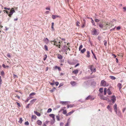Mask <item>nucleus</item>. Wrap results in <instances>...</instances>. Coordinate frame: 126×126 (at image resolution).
<instances>
[{
  "instance_id": "f257e3e1",
  "label": "nucleus",
  "mask_w": 126,
  "mask_h": 126,
  "mask_svg": "<svg viewBox=\"0 0 126 126\" xmlns=\"http://www.w3.org/2000/svg\"><path fill=\"white\" fill-rule=\"evenodd\" d=\"M112 24L110 23L107 22L101 21L99 23V27L103 30H105L107 29V28L110 26L112 27Z\"/></svg>"
},
{
  "instance_id": "f03ea898",
  "label": "nucleus",
  "mask_w": 126,
  "mask_h": 126,
  "mask_svg": "<svg viewBox=\"0 0 126 126\" xmlns=\"http://www.w3.org/2000/svg\"><path fill=\"white\" fill-rule=\"evenodd\" d=\"M101 86H107L109 85L108 83L106 81L104 80H102L100 83Z\"/></svg>"
},
{
  "instance_id": "7ed1b4c3",
  "label": "nucleus",
  "mask_w": 126,
  "mask_h": 126,
  "mask_svg": "<svg viewBox=\"0 0 126 126\" xmlns=\"http://www.w3.org/2000/svg\"><path fill=\"white\" fill-rule=\"evenodd\" d=\"M107 91V93L109 95H110L112 93L110 91V90L109 89H108L107 90V88H105L104 89V94L105 95L106 94Z\"/></svg>"
},
{
  "instance_id": "20e7f679",
  "label": "nucleus",
  "mask_w": 126,
  "mask_h": 126,
  "mask_svg": "<svg viewBox=\"0 0 126 126\" xmlns=\"http://www.w3.org/2000/svg\"><path fill=\"white\" fill-rule=\"evenodd\" d=\"M51 42L52 44H53L54 45H56V47H58L59 48H60V44H58V42L56 41L55 40H54V41H51Z\"/></svg>"
},
{
  "instance_id": "39448f33",
  "label": "nucleus",
  "mask_w": 126,
  "mask_h": 126,
  "mask_svg": "<svg viewBox=\"0 0 126 126\" xmlns=\"http://www.w3.org/2000/svg\"><path fill=\"white\" fill-rule=\"evenodd\" d=\"M49 116L50 117L52 118V120L51 121V123L53 124L55 122V115L54 114H51L49 115Z\"/></svg>"
},
{
  "instance_id": "423d86ee",
  "label": "nucleus",
  "mask_w": 126,
  "mask_h": 126,
  "mask_svg": "<svg viewBox=\"0 0 126 126\" xmlns=\"http://www.w3.org/2000/svg\"><path fill=\"white\" fill-rule=\"evenodd\" d=\"M88 68L90 69L91 71L94 72H96V69L95 68H94V66L93 65H89L88 67Z\"/></svg>"
},
{
  "instance_id": "0eeeda50",
  "label": "nucleus",
  "mask_w": 126,
  "mask_h": 126,
  "mask_svg": "<svg viewBox=\"0 0 126 126\" xmlns=\"http://www.w3.org/2000/svg\"><path fill=\"white\" fill-rule=\"evenodd\" d=\"M92 34L94 35H96L98 34L95 28H94L91 31Z\"/></svg>"
},
{
  "instance_id": "6e6552de",
  "label": "nucleus",
  "mask_w": 126,
  "mask_h": 126,
  "mask_svg": "<svg viewBox=\"0 0 126 126\" xmlns=\"http://www.w3.org/2000/svg\"><path fill=\"white\" fill-rule=\"evenodd\" d=\"M15 11L14 8H12L10 10V12L9 13L8 16L9 17H11V16L13 15V14L15 12Z\"/></svg>"
},
{
  "instance_id": "1a4fd4ad",
  "label": "nucleus",
  "mask_w": 126,
  "mask_h": 126,
  "mask_svg": "<svg viewBox=\"0 0 126 126\" xmlns=\"http://www.w3.org/2000/svg\"><path fill=\"white\" fill-rule=\"evenodd\" d=\"M69 47L70 46H67L65 45L63 47V49L65 51L68 50L70 51V49Z\"/></svg>"
},
{
  "instance_id": "9d476101",
  "label": "nucleus",
  "mask_w": 126,
  "mask_h": 126,
  "mask_svg": "<svg viewBox=\"0 0 126 126\" xmlns=\"http://www.w3.org/2000/svg\"><path fill=\"white\" fill-rule=\"evenodd\" d=\"M100 98L101 99H103L105 100H108L109 99L103 96H100Z\"/></svg>"
},
{
  "instance_id": "9b49d317",
  "label": "nucleus",
  "mask_w": 126,
  "mask_h": 126,
  "mask_svg": "<svg viewBox=\"0 0 126 126\" xmlns=\"http://www.w3.org/2000/svg\"><path fill=\"white\" fill-rule=\"evenodd\" d=\"M111 100L112 101V102L114 103L116 101V99L115 96H112L111 97Z\"/></svg>"
},
{
  "instance_id": "f8f14e48",
  "label": "nucleus",
  "mask_w": 126,
  "mask_h": 126,
  "mask_svg": "<svg viewBox=\"0 0 126 126\" xmlns=\"http://www.w3.org/2000/svg\"><path fill=\"white\" fill-rule=\"evenodd\" d=\"M90 52L88 51H87L86 52V57L88 58H89L90 56Z\"/></svg>"
},
{
  "instance_id": "ddd939ff",
  "label": "nucleus",
  "mask_w": 126,
  "mask_h": 126,
  "mask_svg": "<svg viewBox=\"0 0 126 126\" xmlns=\"http://www.w3.org/2000/svg\"><path fill=\"white\" fill-rule=\"evenodd\" d=\"M52 18L53 19H55L57 17H59V18H61V16H59L57 15H52Z\"/></svg>"
},
{
  "instance_id": "4468645a",
  "label": "nucleus",
  "mask_w": 126,
  "mask_h": 126,
  "mask_svg": "<svg viewBox=\"0 0 126 126\" xmlns=\"http://www.w3.org/2000/svg\"><path fill=\"white\" fill-rule=\"evenodd\" d=\"M75 111L74 110H72L71 111L68 113L66 114V116H68L72 114Z\"/></svg>"
},
{
  "instance_id": "2eb2a0df",
  "label": "nucleus",
  "mask_w": 126,
  "mask_h": 126,
  "mask_svg": "<svg viewBox=\"0 0 126 126\" xmlns=\"http://www.w3.org/2000/svg\"><path fill=\"white\" fill-rule=\"evenodd\" d=\"M63 111V114H65L66 115V114H67V110H64L63 109H61L60 111Z\"/></svg>"
},
{
  "instance_id": "dca6fc26",
  "label": "nucleus",
  "mask_w": 126,
  "mask_h": 126,
  "mask_svg": "<svg viewBox=\"0 0 126 126\" xmlns=\"http://www.w3.org/2000/svg\"><path fill=\"white\" fill-rule=\"evenodd\" d=\"M107 108L111 112H112V109L111 108V106L110 105H108L107 107Z\"/></svg>"
},
{
  "instance_id": "f3484780",
  "label": "nucleus",
  "mask_w": 126,
  "mask_h": 126,
  "mask_svg": "<svg viewBox=\"0 0 126 126\" xmlns=\"http://www.w3.org/2000/svg\"><path fill=\"white\" fill-rule=\"evenodd\" d=\"M86 99L87 100H88L89 99L92 100L94 99V98H93L92 96L89 95L87 98H86Z\"/></svg>"
},
{
  "instance_id": "a211bd4d",
  "label": "nucleus",
  "mask_w": 126,
  "mask_h": 126,
  "mask_svg": "<svg viewBox=\"0 0 126 126\" xmlns=\"http://www.w3.org/2000/svg\"><path fill=\"white\" fill-rule=\"evenodd\" d=\"M114 110L117 113V105L116 104H115L113 106Z\"/></svg>"
},
{
  "instance_id": "6ab92c4d",
  "label": "nucleus",
  "mask_w": 126,
  "mask_h": 126,
  "mask_svg": "<svg viewBox=\"0 0 126 126\" xmlns=\"http://www.w3.org/2000/svg\"><path fill=\"white\" fill-rule=\"evenodd\" d=\"M42 121L39 120H38L36 121V123L39 125H41L42 124Z\"/></svg>"
},
{
  "instance_id": "aec40b11",
  "label": "nucleus",
  "mask_w": 126,
  "mask_h": 126,
  "mask_svg": "<svg viewBox=\"0 0 126 126\" xmlns=\"http://www.w3.org/2000/svg\"><path fill=\"white\" fill-rule=\"evenodd\" d=\"M57 57L60 59H62L63 58L62 56L60 54H58L57 55Z\"/></svg>"
},
{
  "instance_id": "412c9836",
  "label": "nucleus",
  "mask_w": 126,
  "mask_h": 126,
  "mask_svg": "<svg viewBox=\"0 0 126 126\" xmlns=\"http://www.w3.org/2000/svg\"><path fill=\"white\" fill-rule=\"evenodd\" d=\"M36 100H37V99L36 98L33 99L32 100L30 101V103L32 104H33L36 101Z\"/></svg>"
},
{
  "instance_id": "4be33fe9",
  "label": "nucleus",
  "mask_w": 126,
  "mask_h": 126,
  "mask_svg": "<svg viewBox=\"0 0 126 126\" xmlns=\"http://www.w3.org/2000/svg\"><path fill=\"white\" fill-rule=\"evenodd\" d=\"M54 69H58L59 71H61V69L60 67H58L57 66H55L54 67Z\"/></svg>"
},
{
  "instance_id": "5701e85b",
  "label": "nucleus",
  "mask_w": 126,
  "mask_h": 126,
  "mask_svg": "<svg viewBox=\"0 0 126 126\" xmlns=\"http://www.w3.org/2000/svg\"><path fill=\"white\" fill-rule=\"evenodd\" d=\"M117 87L119 88V89L120 90L122 88V84L121 83H118L117 85Z\"/></svg>"
},
{
  "instance_id": "b1692460",
  "label": "nucleus",
  "mask_w": 126,
  "mask_h": 126,
  "mask_svg": "<svg viewBox=\"0 0 126 126\" xmlns=\"http://www.w3.org/2000/svg\"><path fill=\"white\" fill-rule=\"evenodd\" d=\"M34 112L36 115L38 116H41V114L40 113L37 111H34Z\"/></svg>"
},
{
  "instance_id": "393cba45",
  "label": "nucleus",
  "mask_w": 126,
  "mask_h": 126,
  "mask_svg": "<svg viewBox=\"0 0 126 126\" xmlns=\"http://www.w3.org/2000/svg\"><path fill=\"white\" fill-rule=\"evenodd\" d=\"M86 51V49L85 48H84L82 50H80V52L82 53H83Z\"/></svg>"
},
{
  "instance_id": "a878e982",
  "label": "nucleus",
  "mask_w": 126,
  "mask_h": 126,
  "mask_svg": "<svg viewBox=\"0 0 126 126\" xmlns=\"http://www.w3.org/2000/svg\"><path fill=\"white\" fill-rule=\"evenodd\" d=\"M70 83L73 86H75L76 84V82L74 81H71Z\"/></svg>"
},
{
  "instance_id": "bb28decb",
  "label": "nucleus",
  "mask_w": 126,
  "mask_h": 126,
  "mask_svg": "<svg viewBox=\"0 0 126 126\" xmlns=\"http://www.w3.org/2000/svg\"><path fill=\"white\" fill-rule=\"evenodd\" d=\"M83 21L84 22L83 23H82V25L81 27L82 28H84L85 26V21H85V20L84 19L83 20Z\"/></svg>"
},
{
  "instance_id": "cd10ccee",
  "label": "nucleus",
  "mask_w": 126,
  "mask_h": 126,
  "mask_svg": "<svg viewBox=\"0 0 126 126\" xmlns=\"http://www.w3.org/2000/svg\"><path fill=\"white\" fill-rule=\"evenodd\" d=\"M74 105L73 104V105H67V108H72L74 107Z\"/></svg>"
},
{
  "instance_id": "c85d7f7f",
  "label": "nucleus",
  "mask_w": 126,
  "mask_h": 126,
  "mask_svg": "<svg viewBox=\"0 0 126 126\" xmlns=\"http://www.w3.org/2000/svg\"><path fill=\"white\" fill-rule=\"evenodd\" d=\"M72 72L75 74H77L78 72V71L77 69H76L75 70L73 71Z\"/></svg>"
},
{
  "instance_id": "c756f323",
  "label": "nucleus",
  "mask_w": 126,
  "mask_h": 126,
  "mask_svg": "<svg viewBox=\"0 0 126 126\" xmlns=\"http://www.w3.org/2000/svg\"><path fill=\"white\" fill-rule=\"evenodd\" d=\"M37 118V117L34 115H32V118L34 120H35Z\"/></svg>"
},
{
  "instance_id": "7c9ffc66",
  "label": "nucleus",
  "mask_w": 126,
  "mask_h": 126,
  "mask_svg": "<svg viewBox=\"0 0 126 126\" xmlns=\"http://www.w3.org/2000/svg\"><path fill=\"white\" fill-rule=\"evenodd\" d=\"M60 103L63 104H66L67 103V102L66 101H61L60 102Z\"/></svg>"
},
{
  "instance_id": "2f4dec72",
  "label": "nucleus",
  "mask_w": 126,
  "mask_h": 126,
  "mask_svg": "<svg viewBox=\"0 0 126 126\" xmlns=\"http://www.w3.org/2000/svg\"><path fill=\"white\" fill-rule=\"evenodd\" d=\"M90 19L91 20V22L92 23L93 25L94 26L95 25V23L93 19L92 18H90Z\"/></svg>"
},
{
  "instance_id": "473e14b6",
  "label": "nucleus",
  "mask_w": 126,
  "mask_h": 126,
  "mask_svg": "<svg viewBox=\"0 0 126 126\" xmlns=\"http://www.w3.org/2000/svg\"><path fill=\"white\" fill-rule=\"evenodd\" d=\"M99 92L101 93H102L103 92V88H100L99 90Z\"/></svg>"
},
{
  "instance_id": "72a5a7b5",
  "label": "nucleus",
  "mask_w": 126,
  "mask_h": 126,
  "mask_svg": "<svg viewBox=\"0 0 126 126\" xmlns=\"http://www.w3.org/2000/svg\"><path fill=\"white\" fill-rule=\"evenodd\" d=\"M110 79L112 80H114L116 79V78L114 76H110Z\"/></svg>"
},
{
  "instance_id": "f704fd0d",
  "label": "nucleus",
  "mask_w": 126,
  "mask_h": 126,
  "mask_svg": "<svg viewBox=\"0 0 126 126\" xmlns=\"http://www.w3.org/2000/svg\"><path fill=\"white\" fill-rule=\"evenodd\" d=\"M52 110V109L51 108H49L48 109V110L47 111V113H49Z\"/></svg>"
},
{
  "instance_id": "c9c22d12",
  "label": "nucleus",
  "mask_w": 126,
  "mask_h": 126,
  "mask_svg": "<svg viewBox=\"0 0 126 126\" xmlns=\"http://www.w3.org/2000/svg\"><path fill=\"white\" fill-rule=\"evenodd\" d=\"M1 74L2 76H3L4 75V73L3 71H1Z\"/></svg>"
},
{
  "instance_id": "e433bc0d",
  "label": "nucleus",
  "mask_w": 126,
  "mask_h": 126,
  "mask_svg": "<svg viewBox=\"0 0 126 126\" xmlns=\"http://www.w3.org/2000/svg\"><path fill=\"white\" fill-rule=\"evenodd\" d=\"M2 80L1 79V77L0 76V85L2 84Z\"/></svg>"
},
{
  "instance_id": "4c0bfd02",
  "label": "nucleus",
  "mask_w": 126,
  "mask_h": 126,
  "mask_svg": "<svg viewBox=\"0 0 126 126\" xmlns=\"http://www.w3.org/2000/svg\"><path fill=\"white\" fill-rule=\"evenodd\" d=\"M56 118L57 120L58 121H59L60 120V116L59 115H57L56 116Z\"/></svg>"
},
{
  "instance_id": "58836bf2",
  "label": "nucleus",
  "mask_w": 126,
  "mask_h": 126,
  "mask_svg": "<svg viewBox=\"0 0 126 126\" xmlns=\"http://www.w3.org/2000/svg\"><path fill=\"white\" fill-rule=\"evenodd\" d=\"M83 47V46L82 45H81L79 46V51Z\"/></svg>"
},
{
  "instance_id": "ea45409f",
  "label": "nucleus",
  "mask_w": 126,
  "mask_h": 126,
  "mask_svg": "<svg viewBox=\"0 0 126 126\" xmlns=\"http://www.w3.org/2000/svg\"><path fill=\"white\" fill-rule=\"evenodd\" d=\"M44 48L45 49V50L46 51H48V47L46 45H45L44 46Z\"/></svg>"
},
{
  "instance_id": "a19ab883",
  "label": "nucleus",
  "mask_w": 126,
  "mask_h": 126,
  "mask_svg": "<svg viewBox=\"0 0 126 126\" xmlns=\"http://www.w3.org/2000/svg\"><path fill=\"white\" fill-rule=\"evenodd\" d=\"M36 93H32L30 94V96L34 95H35Z\"/></svg>"
},
{
  "instance_id": "79ce46f5",
  "label": "nucleus",
  "mask_w": 126,
  "mask_h": 126,
  "mask_svg": "<svg viewBox=\"0 0 126 126\" xmlns=\"http://www.w3.org/2000/svg\"><path fill=\"white\" fill-rule=\"evenodd\" d=\"M22 119L21 118H20L19 119V122L21 123L22 121Z\"/></svg>"
},
{
  "instance_id": "37998d69",
  "label": "nucleus",
  "mask_w": 126,
  "mask_h": 126,
  "mask_svg": "<svg viewBox=\"0 0 126 126\" xmlns=\"http://www.w3.org/2000/svg\"><path fill=\"white\" fill-rule=\"evenodd\" d=\"M47 55H45L44 56V60L45 61L46 60L47 58Z\"/></svg>"
},
{
  "instance_id": "c03bdc74",
  "label": "nucleus",
  "mask_w": 126,
  "mask_h": 126,
  "mask_svg": "<svg viewBox=\"0 0 126 126\" xmlns=\"http://www.w3.org/2000/svg\"><path fill=\"white\" fill-rule=\"evenodd\" d=\"M25 124L26 125H29V123L28 121H27L25 123Z\"/></svg>"
},
{
  "instance_id": "a18cd8bd",
  "label": "nucleus",
  "mask_w": 126,
  "mask_h": 126,
  "mask_svg": "<svg viewBox=\"0 0 126 126\" xmlns=\"http://www.w3.org/2000/svg\"><path fill=\"white\" fill-rule=\"evenodd\" d=\"M76 25L77 26H79V24H80V23L78 21H77L76 22Z\"/></svg>"
},
{
  "instance_id": "49530a36",
  "label": "nucleus",
  "mask_w": 126,
  "mask_h": 126,
  "mask_svg": "<svg viewBox=\"0 0 126 126\" xmlns=\"http://www.w3.org/2000/svg\"><path fill=\"white\" fill-rule=\"evenodd\" d=\"M3 12H4V13H5L6 12L7 14H8V15L9 12L8 11L5 10L3 11Z\"/></svg>"
},
{
  "instance_id": "de8ad7c7",
  "label": "nucleus",
  "mask_w": 126,
  "mask_h": 126,
  "mask_svg": "<svg viewBox=\"0 0 126 126\" xmlns=\"http://www.w3.org/2000/svg\"><path fill=\"white\" fill-rule=\"evenodd\" d=\"M69 122L67 121L66 124L65 125V126H69Z\"/></svg>"
},
{
  "instance_id": "09e8293b",
  "label": "nucleus",
  "mask_w": 126,
  "mask_h": 126,
  "mask_svg": "<svg viewBox=\"0 0 126 126\" xmlns=\"http://www.w3.org/2000/svg\"><path fill=\"white\" fill-rule=\"evenodd\" d=\"M95 21L96 22H98L99 21V20L98 19H96L95 20Z\"/></svg>"
},
{
  "instance_id": "8fccbe9b",
  "label": "nucleus",
  "mask_w": 126,
  "mask_h": 126,
  "mask_svg": "<svg viewBox=\"0 0 126 126\" xmlns=\"http://www.w3.org/2000/svg\"><path fill=\"white\" fill-rule=\"evenodd\" d=\"M16 103H17V106L19 107H21L19 103H18L17 102H16Z\"/></svg>"
},
{
  "instance_id": "3c124183",
  "label": "nucleus",
  "mask_w": 126,
  "mask_h": 126,
  "mask_svg": "<svg viewBox=\"0 0 126 126\" xmlns=\"http://www.w3.org/2000/svg\"><path fill=\"white\" fill-rule=\"evenodd\" d=\"M13 76H14V77H14V78H18V76H17V75H15V74H13Z\"/></svg>"
},
{
  "instance_id": "603ef678",
  "label": "nucleus",
  "mask_w": 126,
  "mask_h": 126,
  "mask_svg": "<svg viewBox=\"0 0 126 126\" xmlns=\"http://www.w3.org/2000/svg\"><path fill=\"white\" fill-rule=\"evenodd\" d=\"M32 98H30V97H28L27 99V100H26V101L27 102H28L29 101V100L30 99H31Z\"/></svg>"
},
{
  "instance_id": "864d4df0",
  "label": "nucleus",
  "mask_w": 126,
  "mask_h": 126,
  "mask_svg": "<svg viewBox=\"0 0 126 126\" xmlns=\"http://www.w3.org/2000/svg\"><path fill=\"white\" fill-rule=\"evenodd\" d=\"M104 45L105 46H106V45H107V41H106V40H105L104 41Z\"/></svg>"
},
{
  "instance_id": "5fc2aeb1",
  "label": "nucleus",
  "mask_w": 126,
  "mask_h": 126,
  "mask_svg": "<svg viewBox=\"0 0 126 126\" xmlns=\"http://www.w3.org/2000/svg\"><path fill=\"white\" fill-rule=\"evenodd\" d=\"M121 27L120 26H118L116 27L117 30H119L121 29Z\"/></svg>"
},
{
  "instance_id": "6e6d98bb",
  "label": "nucleus",
  "mask_w": 126,
  "mask_h": 126,
  "mask_svg": "<svg viewBox=\"0 0 126 126\" xmlns=\"http://www.w3.org/2000/svg\"><path fill=\"white\" fill-rule=\"evenodd\" d=\"M4 9L5 10H10V8H7L5 7L4 8Z\"/></svg>"
},
{
  "instance_id": "4d7b16f0",
  "label": "nucleus",
  "mask_w": 126,
  "mask_h": 126,
  "mask_svg": "<svg viewBox=\"0 0 126 126\" xmlns=\"http://www.w3.org/2000/svg\"><path fill=\"white\" fill-rule=\"evenodd\" d=\"M55 84L56 86H57L59 84V83L58 82H55Z\"/></svg>"
},
{
  "instance_id": "13d9d810",
  "label": "nucleus",
  "mask_w": 126,
  "mask_h": 126,
  "mask_svg": "<svg viewBox=\"0 0 126 126\" xmlns=\"http://www.w3.org/2000/svg\"><path fill=\"white\" fill-rule=\"evenodd\" d=\"M65 74V73H60V76H63Z\"/></svg>"
},
{
  "instance_id": "bf43d9fd",
  "label": "nucleus",
  "mask_w": 126,
  "mask_h": 126,
  "mask_svg": "<svg viewBox=\"0 0 126 126\" xmlns=\"http://www.w3.org/2000/svg\"><path fill=\"white\" fill-rule=\"evenodd\" d=\"M7 56L9 58H10L11 57V56L10 55V54L9 53L7 55Z\"/></svg>"
},
{
  "instance_id": "052dcab7",
  "label": "nucleus",
  "mask_w": 126,
  "mask_h": 126,
  "mask_svg": "<svg viewBox=\"0 0 126 126\" xmlns=\"http://www.w3.org/2000/svg\"><path fill=\"white\" fill-rule=\"evenodd\" d=\"M30 104H29L26 107V108H29V106L30 105Z\"/></svg>"
},
{
  "instance_id": "680f3d73",
  "label": "nucleus",
  "mask_w": 126,
  "mask_h": 126,
  "mask_svg": "<svg viewBox=\"0 0 126 126\" xmlns=\"http://www.w3.org/2000/svg\"><path fill=\"white\" fill-rule=\"evenodd\" d=\"M46 9L47 10H49V11L50 10V8L49 7H47L46 8Z\"/></svg>"
},
{
  "instance_id": "e2e57ef3",
  "label": "nucleus",
  "mask_w": 126,
  "mask_h": 126,
  "mask_svg": "<svg viewBox=\"0 0 126 126\" xmlns=\"http://www.w3.org/2000/svg\"><path fill=\"white\" fill-rule=\"evenodd\" d=\"M15 97H17L19 99L20 98V96L17 95H16V96H15Z\"/></svg>"
},
{
  "instance_id": "0e129e2a",
  "label": "nucleus",
  "mask_w": 126,
  "mask_h": 126,
  "mask_svg": "<svg viewBox=\"0 0 126 126\" xmlns=\"http://www.w3.org/2000/svg\"><path fill=\"white\" fill-rule=\"evenodd\" d=\"M91 51L92 53V54H93V56H94L95 55V54L93 52V50H92Z\"/></svg>"
},
{
  "instance_id": "69168bd1",
  "label": "nucleus",
  "mask_w": 126,
  "mask_h": 126,
  "mask_svg": "<svg viewBox=\"0 0 126 126\" xmlns=\"http://www.w3.org/2000/svg\"><path fill=\"white\" fill-rule=\"evenodd\" d=\"M2 65L3 67L4 68H5L6 67V66L4 64H2Z\"/></svg>"
},
{
  "instance_id": "338daca9",
  "label": "nucleus",
  "mask_w": 126,
  "mask_h": 126,
  "mask_svg": "<svg viewBox=\"0 0 126 126\" xmlns=\"http://www.w3.org/2000/svg\"><path fill=\"white\" fill-rule=\"evenodd\" d=\"M123 8L124 9V10H125L124 11H126V7H124Z\"/></svg>"
},
{
  "instance_id": "774afa93",
  "label": "nucleus",
  "mask_w": 126,
  "mask_h": 126,
  "mask_svg": "<svg viewBox=\"0 0 126 126\" xmlns=\"http://www.w3.org/2000/svg\"><path fill=\"white\" fill-rule=\"evenodd\" d=\"M63 123H60V125L61 126H62L63 125Z\"/></svg>"
}]
</instances>
